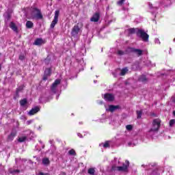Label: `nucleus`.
Here are the masks:
<instances>
[{
  "instance_id": "1a4fd4ad",
  "label": "nucleus",
  "mask_w": 175,
  "mask_h": 175,
  "mask_svg": "<svg viewBox=\"0 0 175 175\" xmlns=\"http://www.w3.org/2000/svg\"><path fill=\"white\" fill-rule=\"evenodd\" d=\"M39 111H40V107H34L27 113V114L28 116H35V114L39 113Z\"/></svg>"
},
{
  "instance_id": "09e8293b",
  "label": "nucleus",
  "mask_w": 175,
  "mask_h": 175,
  "mask_svg": "<svg viewBox=\"0 0 175 175\" xmlns=\"http://www.w3.org/2000/svg\"><path fill=\"white\" fill-rule=\"evenodd\" d=\"M83 124V122H79V124Z\"/></svg>"
},
{
  "instance_id": "37998d69",
  "label": "nucleus",
  "mask_w": 175,
  "mask_h": 175,
  "mask_svg": "<svg viewBox=\"0 0 175 175\" xmlns=\"http://www.w3.org/2000/svg\"><path fill=\"white\" fill-rule=\"evenodd\" d=\"M27 163H29L30 165H32L33 162L31 160H28Z\"/></svg>"
},
{
  "instance_id": "e433bc0d",
  "label": "nucleus",
  "mask_w": 175,
  "mask_h": 175,
  "mask_svg": "<svg viewBox=\"0 0 175 175\" xmlns=\"http://www.w3.org/2000/svg\"><path fill=\"white\" fill-rule=\"evenodd\" d=\"M23 86H21V87L18 88L17 90H16L17 94H18L19 91H21L23 90Z\"/></svg>"
},
{
  "instance_id": "412c9836",
  "label": "nucleus",
  "mask_w": 175,
  "mask_h": 175,
  "mask_svg": "<svg viewBox=\"0 0 175 175\" xmlns=\"http://www.w3.org/2000/svg\"><path fill=\"white\" fill-rule=\"evenodd\" d=\"M0 174L8 175V174H6V172H5V167L2 165V164H0Z\"/></svg>"
},
{
  "instance_id": "4d7b16f0",
  "label": "nucleus",
  "mask_w": 175,
  "mask_h": 175,
  "mask_svg": "<svg viewBox=\"0 0 175 175\" xmlns=\"http://www.w3.org/2000/svg\"><path fill=\"white\" fill-rule=\"evenodd\" d=\"M16 162H17V159H16Z\"/></svg>"
},
{
  "instance_id": "2eb2a0df",
  "label": "nucleus",
  "mask_w": 175,
  "mask_h": 175,
  "mask_svg": "<svg viewBox=\"0 0 175 175\" xmlns=\"http://www.w3.org/2000/svg\"><path fill=\"white\" fill-rule=\"evenodd\" d=\"M9 172L10 173L8 174V175H18V173H20V171L18 170L10 168L9 170Z\"/></svg>"
},
{
  "instance_id": "58836bf2",
  "label": "nucleus",
  "mask_w": 175,
  "mask_h": 175,
  "mask_svg": "<svg viewBox=\"0 0 175 175\" xmlns=\"http://www.w3.org/2000/svg\"><path fill=\"white\" fill-rule=\"evenodd\" d=\"M24 58H25L24 55H21L19 56V59H21V61L24 60Z\"/></svg>"
},
{
  "instance_id": "393cba45",
  "label": "nucleus",
  "mask_w": 175,
  "mask_h": 175,
  "mask_svg": "<svg viewBox=\"0 0 175 175\" xmlns=\"http://www.w3.org/2000/svg\"><path fill=\"white\" fill-rule=\"evenodd\" d=\"M88 174L95 175V168H89L88 170Z\"/></svg>"
},
{
  "instance_id": "473e14b6",
  "label": "nucleus",
  "mask_w": 175,
  "mask_h": 175,
  "mask_svg": "<svg viewBox=\"0 0 175 175\" xmlns=\"http://www.w3.org/2000/svg\"><path fill=\"white\" fill-rule=\"evenodd\" d=\"M175 124V120L174 119H172L170 120V126H173V125Z\"/></svg>"
},
{
  "instance_id": "7ed1b4c3",
  "label": "nucleus",
  "mask_w": 175,
  "mask_h": 175,
  "mask_svg": "<svg viewBox=\"0 0 175 175\" xmlns=\"http://www.w3.org/2000/svg\"><path fill=\"white\" fill-rule=\"evenodd\" d=\"M136 35L138 36V38L142 39L143 42H148L150 36L146 33L144 30L142 29H138V31L136 32Z\"/></svg>"
},
{
  "instance_id": "4be33fe9",
  "label": "nucleus",
  "mask_w": 175,
  "mask_h": 175,
  "mask_svg": "<svg viewBox=\"0 0 175 175\" xmlns=\"http://www.w3.org/2000/svg\"><path fill=\"white\" fill-rule=\"evenodd\" d=\"M134 50H135V48L133 47H128L125 50V54H131V53H133Z\"/></svg>"
},
{
  "instance_id": "a18cd8bd",
  "label": "nucleus",
  "mask_w": 175,
  "mask_h": 175,
  "mask_svg": "<svg viewBox=\"0 0 175 175\" xmlns=\"http://www.w3.org/2000/svg\"><path fill=\"white\" fill-rule=\"evenodd\" d=\"M107 116V113H105V114H103V118H105V117H106Z\"/></svg>"
},
{
  "instance_id": "ea45409f",
  "label": "nucleus",
  "mask_w": 175,
  "mask_h": 175,
  "mask_svg": "<svg viewBox=\"0 0 175 175\" xmlns=\"http://www.w3.org/2000/svg\"><path fill=\"white\" fill-rule=\"evenodd\" d=\"M77 137H80V139H83V135H81V133H77Z\"/></svg>"
},
{
  "instance_id": "a878e982",
  "label": "nucleus",
  "mask_w": 175,
  "mask_h": 175,
  "mask_svg": "<svg viewBox=\"0 0 175 175\" xmlns=\"http://www.w3.org/2000/svg\"><path fill=\"white\" fill-rule=\"evenodd\" d=\"M126 72H128V68H122L120 72V76H125V75H126Z\"/></svg>"
},
{
  "instance_id": "39448f33",
  "label": "nucleus",
  "mask_w": 175,
  "mask_h": 175,
  "mask_svg": "<svg viewBox=\"0 0 175 175\" xmlns=\"http://www.w3.org/2000/svg\"><path fill=\"white\" fill-rule=\"evenodd\" d=\"M152 128L150 129L149 132H158L161 128V120L159 118L154 119L152 123Z\"/></svg>"
},
{
  "instance_id": "b1692460",
  "label": "nucleus",
  "mask_w": 175,
  "mask_h": 175,
  "mask_svg": "<svg viewBox=\"0 0 175 175\" xmlns=\"http://www.w3.org/2000/svg\"><path fill=\"white\" fill-rule=\"evenodd\" d=\"M136 113H137V118L138 120H140V118H142V116L143 115V111L142 110L136 111Z\"/></svg>"
},
{
  "instance_id": "72a5a7b5",
  "label": "nucleus",
  "mask_w": 175,
  "mask_h": 175,
  "mask_svg": "<svg viewBox=\"0 0 175 175\" xmlns=\"http://www.w3.org/2000/svg\"><path fill=\"white\" fill-rule=\"evenodd\" d=\"M125 0H120L119 1H118V5H119L120 6H122Z\"/></svg>"
},
{
  "instance_id": "ddd939ff",
  "label": "nucleus",
  "mask_w": 175,
  "mask_h": 175,
  "mask_svg": "<svg viewBox=\"0 0 175 175\" xmlns=\"http://www.w3.org/2000/svg\"><path fill=\"white\" fill-rule=\"evenodd\" d=\"M121 109V107L120 105H110V112L114 113V111H117V110H120Z\"/></svg>"
},
{
  "instance_id": "6e6552de",
  "label": "nucleus",
  "mask_w": 175,
  "mask_h": 175,
  "mask_svg": "<svg viewBox=\"0 0 175 175\" xmlns=\"http://www.w3.org/2000/svg\"><path fill=\"white\" fill-rule=\"evenodd\" d=\"M53 70V68H46L44 72V77L42 78V80L44 81H46V80H47V77H49V76H50V75H51V72Z\"/></svg>"
},
{
  "instance_id": "79ce46f5",
  "label": "nucleus",
  "mask_w": 175,
  "mask_h": 175,
  "mask_svg": "<svg viewBox=\"0 0 175 175\" xmlns=\"http://www.w3.org/2000/svg\"><path fill=\"white\" fill-rule=\"evenodd\" d=\"M37 175H49V174H44L43 172H39Z\"/></svg>"
},
{
  "instance_id": "0eeeda50",
  "label": "nucleus",
  "mask_w": 175,
  "mask_h": 175,
  "mask_svg": "<svg viewBox=\"0 0 175 175\" xmlns=\"http://www.w3.org/2000/svg\"><path fill=\"white\" fill-rule=\"evenodd\" d=\"M58 16H59V10H56L55 12V16L53 21L51 24V28H54V27H55V25L58 23Z\"/></svg>"
},
{
  "instance_id": "f8f14e48",
  "label": "nucleus",
  "mask_w": 175,
  "mask_h": 175,
  "mask_svg": "<svg viewBox=\"0 0 175 175\" xmlns=\"http://www.w3.org/2000/svg\"><path fill=\"white\" fill-rule=\"evenodd\" d=\"M99 147H103V148H109L110 147V141H105L99 144Z\"/></svg>"
},
{
  "instance_id": "f03ea898",
  "label": "nucleus",
  "mask_w": 175,
  "mask_h": 175,
  "mask_svg": "<svg viewBox=\"0 0 175 175\" xmlns=\"http://www.w3.org/2000/svg\"><path fill=\"white\" fill-rule=\"evenodd\" d=\"M128 167H129V161L126 160L125 163H123L122 166L113 165L111 170L112 172H124L125 173L128 172Z\"/></svg>"
},
{
  "instance_id": "aec40b11",
  "label": "nucleus",
  "mask_w": 175,
  "mask_h": 175,
  "mask_svg": "<svg viewBox=\"0 0 175 175\" xmlns=\"http://www.w3.org/2000/svg\"><path fill=\"white\" fill-rule=\"evenodd\" d=\"M17 134V133L16 132V131H13L10 135L8 136V139L9 140H13V139H14V137H16V135Z\"/></svg>"
},
{
  "instance_id": "c85d7f7f",
  "label": "nucleus",
  "mask_w": 175,
  "mask_h": 175,
  "mask_svg": "<svg viewBox=\"0 0 175 175\" xmlns=\"http://www.w3.org/2000/svg\"><path fill=\"white\" fill-rule=\"evenodd\" d=\"M42 163L43 165H49V163H50V160L47 158H44L42 159Z\"/></svg>"
},
{
  "instance_id": "de8ad7c7",
  "label": "nucleus",
  "mask_w": 175,
  "mask_h": 175,
  "mask_svg": "<svg viewBox=\"0 0 175 175\" xmlns=\"http://www.w3.org/2000/svg\"><path fill=\"white\" fill-rule=\"evenodd\" d=\"M173 116H175V111H173Z\"/></svg>"
},
{
  "instance_id": "7c9ffc66",
  "label": "nucleus",
  "mask_w": 175,
  "mask_h": 175,
  "mask_svg": "<svg viewBox=\"0 0 175 175\" xmlns=\"http://www.w3.org/2000/svg\"><path fill=\"white\" fill-rule=\"evenodd\" d=\"M69 155H76V151L75 150L71 149L68 151Z\"/></svg>"
},
{
  "instance_id": "cd10ccee",
  "label": "nucleus",
  "mask_w": 175,
  "mask_h": 175,
  "mask_svg": "<svg viewBox=\"0 0 175 175\" xmlns=\"http://www.w3.org/2000/svg\"><path fill=\"white\" fill-rule=\"evenodd\" d=\"M79 65H81L82 68H84V66H85V62H84V59L83 58H81V59H79L78 61Z\"/></svg>"
},
{
  "instance_id": "c756f323",
  "label": "nucleus",
  "mask_w": 175,
  "mask_h": 175,
  "mask_svg": "<svg viewBox=\"0 0 175 175\" xmlns=\"http://www.w3.org/2000/svg\"><path fill=\"white\" fill-rule=\"evenodd\" d=\"M25 140H27V137H21L18 138V142L23 143V142H25Z\"/></svg>"
},
{
  "instance_id": "a211bd4d",
  "label": "nucleus",
  "mask_w": 175,
  "mask_h": 175,
  "mask_svg": "<svg viewBox=\"0 0 175 175\" xmlns=\"http://www.w3.org/2000/svg\"><path fill=\"white\" fill-rule=\"evenodd\" d=\"M10 28H11V29H12V31L14 32H17L18 31V28L17 26L16 25V24H14V23L11 22L10 24Z\"/></svg>"
},
{
  "instance_id": "dca6fc26",
  "label": "nucleus",
  "mask_w": 175,
  "mask_h": 175,
  "mask_svg": "<svg viewBox=\"0 0 175 175\" xmlns=\"http://www.w3.org/2000/svg\"><path fill=\"white\" fill-rule=\"evenodd\" d=\"M139 28H135V27H133V28H129L128 29V32H129V35H133V33H136V32H137L139 31Z\"/></svg>"
},
{
  "instance_id": "5fc2aeb1",
  "label": "nucleus",
  "mask_w": 175,
  "mask_h": 175,
  "mask_svg": "<svg viewBox=\"0 0 175 175\" xmlns=\"http://www.w3.org/2000/svg\"><path fill=\"white\" fill-rule=\"evenodd\" d=\"M107 64V62H105V65H106Z\"/></svg>"
},
{
  "instance_id": "6e6d98bb",
  "label": "nucleus",
  "mask_w": 175,
  "mask_h": 175,
  "mask_svg": "<svg viewBox=\"0 0 175 175\" xmlns=\"http://www.w3.org/2000/svg\"><path fill=\"white\" fill-rule=\"evenodd\" d=\"M40 143H42V142H41V141H40Z\"/></svg>"
},
{
  "instance_id": "5701e85b",
  "label": "nucleus",
  "mask_w": 175,
  "mask_h": 175,
  "mask_svg": "<svg viewBox=\"0 0 175 175\" xmlns=\"http://www.w3.org/2000/svg\"><path fill=\"white\" fill-rule=\"evenodd\" d=\"M33 27V23H32L31 21H28L26 23V28L31 29Z\"/></svg>"
},
{
  "instance_id": "2f4dec72",
  "label": "nucleus",
  "mask_w": 175,
  "mask_h": 175,
  "mask_svg": "<svg viewBox=\"0 0 175 175\" xmlns=\"http://www.w3.org/2000/svg\"><path fill=\"white\" fill-rule=\"evenodd\" d=\"M126 129L127 131H132V129H133V126L131 124H128L126 126Z\"/></svg>"
},
{
  "instance_id": "c03bdc74",
  "label": "nucleus",
  "mask_w": 175,
  "mask_h": 175,
  "mask_svg": "<svg viewBox=\"0 0 175 175\" xmlns=\"http://www.w3.org/2000/svg\"><path fill=\"white\" fill-rule=\"evenodd\" d=\"M29 133H30V135H33V133L32 132V131H27Z\"/></svg>"
},
{
  "instance_id": "c9c22d12",
  "label": "nucleus",
  "mask_w": 175,
  "mask_h": 175,
  "mask_svg": "<svg viewBox=\"0 0 175 175\" xmlns=\"http://www.w3.org/2000/svg\"><path fill=\"white\" fill-rule=\"evenodd\" d=\"M32 122H33V120H27L26 122V124H27V125H31V124H32Z\"/></svg>"
},
{
  "instance_id": "3c124183",
  "label": "nucleus",
  "mask_w": 175,
  "mask_h": 175,
  "mask_svg": "<svg viewBox=\"0 0 175 175\" xmlns=\"http://www.w3.org/2000/svg\"><path fill=\"white\" fill-rule=\"evenodd\" d=\"M101 122H105V121H103V120H101Z\"/></svg>"
},
{
  "instance_id": "4468645a",
  "label": "nucleus",
  "mask_w": 175,
  "mask_h": 175,
  "mask_svg": "<svg viewBox=\"0 0 175 175\" xmlns=\"http://www.w3.org/2000/svg\"><path fill=\"white\" fill-rule=\"evenodd\" d=\"M133 53L136 54V55H137V57H140V56L143 55V50L134 48Z\"/></svg>"
},
{
  "instance_id": "20e7f679",
  "label": "nucleus",
  "mask_w": 175,
  "mask_h": 175,
  "mask_svg": "<svg viewBox=\"0 0 175 175\" xmlns=\"http://www.w3.org/2000/svg\"><path fill=\"white\" fill-rule=\"evenodd\" d=\"M31 18L34 20H42V18H43V15H42L40 10L33 8L31 11Z\"/></svg>"
},
{
  "instance_id": "bb28decb",
  "label": "nucleus",
  "mask_w": 175,
  "mask_h": 175,
  "mask_svg": "<svg viewBox=\"0 0 175 175\" xmlns=\"http://www.w3.org/2000/svg\"><path fill=\"white\" fill-rule=\"evenodd\" d=\"M27 103H28V101L26 98H24L20 101V105L22 107H24Z\"/></svg>"
},
{
  "instance_id": "4c0bfd02",
  "label": "nucleus",
  "mask_w": 175,
  "mask_h": 175,
  "mask_svg": "<svg viewBox=\"0 0 175 175\" xmlns=\"http://www.w3.org/2000/svg\"><path fill=\"white\" fill-rule=\"evenodd\" d=\"M114 100V96L113 94H110V102H113Z\"/></svg>"
},
{
  "instance_id": "9d476101",
  "label": "nucleus",
  "mask_w": 175,
  "mask_h": 175,
  "mask_svg": "<svg viewBox=\"0 0 175 175\" xmlns=\"http://www.w3.org/2000/svg\"><path fill=\"white\" fill-rule=\"evenodd\" d=\"M99 18H100V14H99V12H96L90 18V21L92 23H98Z\"/></svg>"
},
{
  "instance_id": "f704fd0d",
  "label": "nucleus",
  "mask_w": 175,
  "mask_h": 175,
  "mask_svg": "<svg viewBox=\"0 0 175 175\" xmlns=\"http://www.w3.org/2000/svg\"><path fill=\"white\" fill-rule=\"evenodd\" d=\"M124 54H125V52H124V51H121V50L118 51V55H124Z\"/></svg>"
},
{
  "instance_id": "423d86ee",
  "label": "nucleus",
  "mask_w": 175,
  "mask_h": 175,
  "mask_svg": "<svg viewBox=\"0 0 175 175\" xmlns=\"http://www.w3.org/2000/svg\"><path fill=\"white\" fill-rule=\"evenodd\" d=\"M103 99L107 103V105H105V110L107 113L110 111V93L105 94Z\"/></svg>"
},
{
  "instance_id": "9b49d317",
  "label": "nucleus",
  "mask_w": 175,
  "mask_h": 175,
  "mask_svg": "<svg viewBox=\"0 0 175 175\" xmlns=\"http://www.w3.org/2000/svg\"><path fill=\"white\" fill-rule=\"evenodd\" d=\"M79 32H80V27H79L78 25L74 26V27L72 28V32H71L72 36H77V35L79 34Z\"/></svg>"
},
{
  "instance_id": "f257e3e1",
  "label": "nucleus",
  "mask_w": 175,
  "mask_h": 175,
  "mask_svg": "<svg viewBox=\"0 0 175 175\" xmlns=\"http://www.w3.org/2000/svg\"><path fill=\"white\" fill-rule=\"evenodd\" d=\"M61 84V79H56L55 82L52 84L51 86V93L52 95H54V94H57L56 96V99H58L59 96V87H58Z\"/></svg>"
},
{
  "instance_id": "49530a36",
  "label": "nucleus",
  "mask_w": 175,
  "mask_h": 175,
  "mask_svg": "<svg viewBox=\"0 0 175 175\" xmlns=\"http://www.w3.org/2000/svg\"><path fill=\"white\" fill-rule=\"evenodd\" d=\"M22 161H23V162H27L26 159H23Z\"/></svg>"
},
{
  "instance_id": "8fccbe9b",
  "label": "nucleus",
  "mask_w": 175,
  "mask_h": 175,
  "mask_svg": "<svg viewBox=\"0 0 175 175\" xmlns=\"http://www.w3.org/2000/svg\"><path fill=\"white\" fill-rule=\"evenodd\" d=\"M107 118H109V117L104 118V120H107Z\"/></svg>"
},
{
  "instance_id": "f3484780",
  "label": "nucleus",
  "mask_w": 175,
  "mask_h": 175,
  "mask_svg": "<svg viewBox=\"0 0 175 175\" xmlns=\"http://www.w3.org/2000/svg\"><path fill=\"white\" fill-rule=\"evenodd\" d=\"M138 81L146 83V81H148V79L146 75H141L138 79Z\"/></svg>"
},
{
  "instance_id": "603ef678",
  "label": "nucleus",
  "mask_w": 175,
  "mask_h": 175,
  "mask_svg": "<svg viewBox=\"0 0 175 175\" xmlns=\"http://www.w3.org/2000/svg\"><path fill=\"white\" fill-rule=\"evenodd\" d=\"M94 83H96V81H94Z\"/></svg>"
},
{
  "instance_id": "864d4df0",
  "label": "nucleus",
  "mask_w": 175,
  "mask_h": 175,
  "mask_svg": "<svg viewBox=\"0 0 175 175\" xmlns=\"http://www.w3.org/2000/svg\"><path fill=\"white\" fill-rule=\"evenodd\" d=\"M42 148H44V145L42 146Z\"/></svg>"
},
{
  "instance_id": "6ab92c4d",
  "label": "nucleus",
  "mask_w": 175,
  "mask_h": 175,
  "mask_svg": "<svg viewBox=\"0 0 175 175\" xmlns=\"http://www.w3.org/2000/svg\"><path fill=\"white\" fill-rule=\"evenodd\" d=\"M43 43V40L42 38H37L33 44H35V46H42V44Z\"/></svg>"
},
{
  "instance_id": "a19ab883",
  "label": "nucleus",
  "mask_w": 175,
  "mask_h": 175,
  "mask_svg": "<svg viewBox=\"0 0 175 175\" xmlns=\"http://www.w3.org/2000/svg\"><path fill=\"white\" fill-rule=\"evenodd\" d=\"M98 105H103V101L102 100H97Z\"/></svg>"
}]
</instances>
